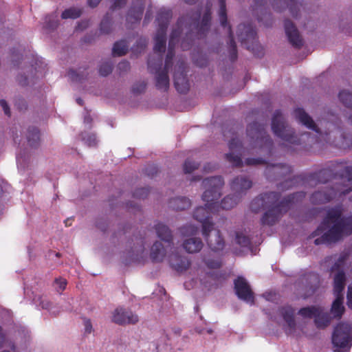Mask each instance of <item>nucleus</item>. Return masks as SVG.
Segmentation results:
<instances>
[{"label":"nucleus","instance_id":"f257e3e1","mask_svg":"<svg viewBox=\"0 0 352 352\" xmlns=\"http://www.w3.org/2000/svg\"><path fill=\"white\" fill-rule=\"evenodd\" d=\"M294 116L303 125L316 132L318 136L315 138L311 134V133L306 132L302 133L300 138L297 137L294 135V130L288 126L282 115L281 111L276 110L272 119V129L277 137L281 138L286 142L296 145L302 144V142L305 141H307L309 144H312L321 141L322 139L326 142L329 141V138L328 136L331 131H326L324 133H322L311 117L303 109H296L294 110Z\"/></svg>","mask_w":352,"mask_h":352},{"label":"nucleus","instance_id":"f03ea898","mask_svg":"<svg viewBox=\"0 0 352 352\" xmlns=\"http://www.w3.org/2000/svg\"><path fill=\"white\" fill-rule=\"evenodd\" d=\"M342 206H336L327 211L325 217L318 228L309 236V239L320 236L314 240V244L329 245L352 234V214L342 217Z\"/></svg>","mask_w":352,"mask_h":352},{"label":"nucleus","instance_id":"7ed1b4c3","mask_svg":"<svg viewBox=\"0 0 352 352\" xmlns=\"http://www.w3.org/2000/svg\"><path fill=\"white\" fill-rule=\"evenodd\" d=\"M224 181L221 176H215L206 178L202 182L205 191L202 195V199L206 203L205 206L197 207L193 213V217L202 223V230L204 223H213L210 221V214L217 210L219 205L217 200L221 195V188Z\"/></svg>","mask_w":352,"mask_h":352},{"label":"nucleus","instance_id":"20e7f679","mask_svg":"<svg viewBox=\"0 0 352 352\" xmlns=\"http://www.w3.org/2000/svg\"><path fill=\"white\" fill-rule=\"evenodd\" d=\"M305 192H296L278 201L274 205L270 206L263 214L261 222L263 226H272L276 224L283 214L287 212L293 204L301 201L305 197Z\"/></svg>","mask_w":352,"mask_h":352},{"label":"nucleus","instance_id":"39448f33","mask_svg":"<svg viewBox=\"0 0 352 352\" xmlns=\"http://www.w3.org/2000/svg\"><path fill=\"white\" fill-rule=\"evenodd\" d=\"M211 8L212 4L208 3L201 22L199 21L201 16L200 10L196 13L195 18L193 19L192 23H190V25H192L194 26L195 32L191 30L189 32L186 33L185 38H183L181 43L183 50H189L195 38L200 39L206 36L210 27Z\"/></svg>","mask_w":352,"mask_h":352},{"label":"nucleus","instance_id":"423d86ee","mask_svg":"<svg viewBox=\"0 0 352 352\" xmlns=\"http://www.w3.org/2000/svg\"><path fill=\"white\" fill-rule=\"evenodd\" d=\"M292 172L290 166L283 164H269L265 170V175L267 179L270 181H278L284 179V181L278 184V188L282 190H286L295 186L298 182L303 179L300 176H294L292 178H287Z\"/></svg>","mask_w":352,"mask_h":352},{"label":"nucleus","instance_id":"0eeeda50","mask_svg":"<svg viewBox=\"0 0 352 352\" xmlns=\"http://www.w3.org/2000/svg\"><path fill=\"white\" fill-rule=\"evenodd\" d=\"M173 58H168L166 56L164 68L162 69V57L155 63L151 57L147 61L148 69L151 74H155V84L158 90L167 91L169 88L168 71L173 66Z\"/></svg>","mask_w":352,"mask_h":352},{"label":"nucleus","instance_id":"6e6552de","mask_svg":"<svg viewBox=\"0 0 352 352\" xmlns=\"http://www.w3.org/2000/svg\"><path fill=\"white\" fill-rule=\"evenodd\" d=\"M310 181H316V183L325 184L331 179H340L342 182H347L344 184L346 188L352 186V166H345L344 168L336 170L335 173L331 168H324L311 174L309 177ZM344 185V184H342Z\"/></svg>","mask_w":352,"mask_h":352},{"label":"nucleus","instance_id":"1a4fd4ad","mask_svg":"<svg viewBox=\"0 0 352 352\" xmlns=\"http://www.w3.org/2000/svg\"><path fill=\"white\" fill-rule=\"evenodd\" d=\"M247 135L250 139V144L252 148H267L271 149L273 142L265 131V126L254 122L247 127Z\"/></svg>","mask_w":352,"mask_h":352},{"label":"nucleus","instance_id":"9d476101","mask_svg":"<svg viewBox=\"0 0 352 352\" xmlns=\"http://www.w3.org/2000/svg\"><path fill=\"white\" fill-rule=\"evenodd\" d=\"M237 36L241 45L256 56L263 54L262 47L256 39V32L251 24H239Z\"/></svg>","mask_w":352,"mask_h":352},{"label":"nucleus","instance_id":"9b49d317","mask_svg":"<svg viewBox=\"0 0 352 352\" xmlns=\"http://www.w3.org/2000/svg\"><path fill=\"white\" fill-rule=\"evenodd\" d=\"M351 191H352V186L346 188L344 185L336 184L335 187L327 186L314 192L310 197V201L313 204L327 203L336 197H341Z\"/></svg>","mask_w":352,"mask_h":352},{"label":"nucleus","instance_id":"f8f14e48","mask_svg":"<svg viewBox=\"0 0 352 352\" xmlns=\"http://www.w3.org/2000/svg\"><path fill=\"white\" fill-rule=\"evenodd\" d=\"M351 325L340 322L335 328L332 335V343L338 349L334 352H349L352 346Z\"/></svg>","mask_w":352,"mask_h":352},{"label":"nucleus","instance_id":"ddd939ff","mask_svg":"<svg viewBox=\"0 0 352 352\" xmlns=\"http://www.w3.org/2000/svg\"><path fill=\"white\" fill-rule=\"evenodd\" d=\"M219 9L218 11V16H219V21H220L221 25L223 28H228V36H229V42H228V49H229V54H230L229 56H230V60L232 62H234L237 59V49H236V43L234 39L232 28L228 22L226 1V0H219Z\"/></svg>","mask_w":352,"mask_h":352},{"label":"nucleus","instance_id":"4468645a","mask_svg":"<svg viewBox=\"0 0 352 352\" xmlns=\"http://www.w3.org/2000/svg\"><path fill=\"white\" fill-rule=\"evenodd\" d=\"M202 234L210 249L213 252L223 250L225 241L219 230L214 229L213 223H204Z\"/></svg>","mask_w":352,"mask_h":352},{"label":"nucleus","instance_id":"2eb2a0df","mask_svg":"<svg viewBox=\"0 0 352 352\" xmlns=\"http://www.w3.org/2000/svg\"><path fill=\"white\" fill-rule=\"evenodd\" d=\"M280 194L277 192H269L260 195L254 198L250 203V209L252 212L258 213L276 204L280 200Z\"/></svg>","mask_w":352,"mask_h":352},{"label":"nucleus","instance_id":"dca6fc26","mask_svg":"<svg viewBox=\"0 0 352 352\" xmlns=\"http://www.w3.org/2000/svg\"><path fill=\"white\" fill-rule=\"evenodd\" d=\"M228 147L230 152L225 155L226 160L234 167H241V157L244 151L241 141L237 137H234L229 142Z\"/></svg>","mask_w":352,"mask_h":352},{"label":"nucleus","instance_id":"f3484780","mask_svg":"<svg viewBox=\"0 0 352 352\" xmlns=\"http://www.w3.org/2000/svg\"><path fill=\"white\" fill-rule=\"evenodd\" d=\"M234 284L235 293L238 298L253 305L254 303V293L246 280L242 276H239L234 280Z\"/></svg>","mask_w":352,"mask_h":352},{"label":"nucleus","instance_id":"a211bd4d","mask_svg":"<svg viewBox=\"0 0 352 352\" xmlns=\"http://www.w3.org/2000/svg\"><path fill=\"white\" fill-rule=\"evenodd\" d=\"M138 320V315L122 307H118L113 312L112 321L120 325L134 324Z\"/></svg>","mask_w":352,"mask_h":352},{"label":"nucleus","instance_id":"6ab92c4d","mask_svg":"<svg viewBox=\"0 0 352 352\" xmlns=\"http://www.w3.org/2000/svg\"><path fill=\"white\" fill-rule=\"evenodd\" d=\"M178 72L174 74V85L177 91L180 94H186L190 89L189 81L185 71V63L181 62L178 65Z\"/></svg>","mask_w":352,"mask_h":352},{"label":"nucleus","instance_id":"aec40b11","mask_svg":"<svg viewBox=\"0 0 352 352\" xmlns=\"http://www.w3.org/2000/svg\"><path fill=\"white\" fill-rule=\"evenodd\" d=\"M284 28L290 44L296 48H300L303 45V40L294 23L289 19H285Z\"/></svg>","mask_w":352,"mask_h":352},{"label":"nucleus","instance_id":"412c9836","mask_svg":"<svg viewBox=\"0 0 352 352\" xmlns=\"http://www.w3.org/2000/svg\"><path fill=\"white\" fill-rule=\"evenodd\" d=\"M272 6L277 12H282L288 8L291 15L294 19H298L302 5L298 3L296 0H274Z\"/></svg>","mask_w":352,"mask_h":352},{"label":"nucleus","instance_id":"4be33fe9","mask_svg":"<svg viewBox=\"0 0 352 352\" xmlns=\"http://www.w3.org/2000/svg\"><path fill=\"white\" fill-rule=\"evenodd\" d=\"M184 22V17L179 18L177 22V27L174 28L170 33L168 41V48L166 54L168 58H173L175 56V47L182 33V25Z\"/></svg>","mask_w":352,"mask_h":352},{"label":"nucleus","instance_id":"5701e85b","mask_svg":"<svg viewBox=\"0 0 352 352\" xmlns=\"http://www.w3.org/2000/svg\"><path fill=\"white\" fill-rule=\"evenodd\" d=\"M252 186V182L246 176H238L230 183L232 190L240 197Z\"/></svg>","mask_w":352,"mask_h":352},{"label":"nucleus","instance_id":"b1692460","mask_svg":"<svg viewBox=\"0 0 352 352\" xmlns=\"http://www.w3.org/2000/svg\"><path fill=\"white\" fill-rule=\"evenodd\" d=\"M166 32H160L157 30L156 35L155 36V45L153 47V51L155 54H157L156 56L153 55L150 56L148 58H152L154 62H157L158 58H162L163 54L166 50Z\"/></svg>","mask_w":352,"mask_h":352},{"label":"nucleus","instance_id":"393cba45","mask_svg":"<svg viewBox=\"0 0 352 352\" xmlns=\"http://www.w3.org/2000/svg\"><path fill=\"white\" fill-rule=\"evenodd\" d=\"M169 263L170 267L179 273L186 272L191 264L187 257L182 256L177 253H174L170 256Z\"/></svg>","mask_w":352,"mask_h":352},{"label":"nucleus","instance_id":"a878e982","mask_svg":"<svg viewBox=\"0 0 352 352\" xmlns=\"http://www.w3.org/2000/svg\"><path fill=\"white\" fill-rule=\"evenodd\" d=\"M300 281L302 283L304 282L307 283V293L305 294L303 296V298L305 299L307 298L309 296L312 295L316 290L318 284L319 283V278L316 274L311 272L303 275L300 278Z\"/></svg>","mask_w":352,"mask_h":352},{"label":"nucleus","instance_id":"bb28decb","mask_svg":"<svg viewBox=\"0 0 352 352\" xmlns=\"http://www.w3.org/2000/svg\"><path fill=\"white\" fill-rule=\"evenodd\" d=\"M279 312L287 323L289 331H294L296 326L294 319L295 309L290 305H285L279 309Z\"/></svg>","mask_w":352,"mask_h":352},{"label":"nucleus","instance_id":"cd10ccee","mask_svg":"<svg viewBox=\"0 0 352 352\" xmlns=\"http://www.w3.org/2000/svg\"><path fill=\"white\" fill-rule=\"evenodd\" d=\"M155 230L157 236L165 243L167 246L173 245V234L169 228L162 223H157L155 225Z\"/></svg>","mask_w":352,"mask_h":352},{"label":"nucleus","instance_id":"c85d7f7f","mask_svg":"<svg viewBox=\"0 0 352 352\" xmlns=\"http://www.w3.org/2000/svg\"><path fill=\"white\" fill-rule=\"evenodd\" d=\"M173 13L170 10L161 9L157 15V31L166 32Z\"/></svg>","mask_w":352,"mask_h":352},{"label":"nucleus","instance_id":"c756f323","mask_svg":"<svg viewBox=\"0 0 352 352\" xmlns=\"http://www.w3.org/2000/svg\"><path fill=\"white\" fill-rule=\"evenodd\" d=\"M346 276L343 271H339L333 278V295L344 296L343 292L345 287Z\"/></svg>","mask_w":352,"mask_h":352},{"label":"nucleus","instance_id":"7c9ffc66","mask_svg":"<svg viewBox=\"0 0 352 352\" xmlns=\"http://www.w3.org/2000/svg\"><path fill=\"white\" fill-rule=\"evenodd\" d=\"M144 9V5H142V3L138 4V6H132L126 16L127 22L131 24L140 22L143 14Z\"/></svg>","mask_w":352,"mask_h":352},{"label":"nucleus","instance_id":"2f4dec72","mask_svg":"<svg viewBox=\"0 0 352 352\" xmlns=\"http://www.w3.org/2000/svg\"><path fill=\"white\" fill-rule=\"evenodd\" d=\"M166 249L159 241L154 243L151 249L150 257L153 262H162L166 256Z\"/></svg>","mask_w":352,"mask_h":352},{"label":"nucleus","instance_id":"473e14b6","mask_svg":"<svg viewBox=\"0 0 352 352\" xmlns=\"http://www.w3.org/2000/svg\"><path fill=\"white\" fill-rule=\"evenodd\" d=\"M335 300L333 301L331 307V313L334 318L340 319L344 313L345 307L343 305L344 296H334Z\"/></svg>","mask_w":352,"mask_h":352},{"label":"nucleus","instance_id":"72a5a7b5","mask_svg":"<svg viewBox=\"0 0 352 352\" xmlns=\"http://www.w3.org/2000/svg\"><path fill=\"white\" fill-rule=\"evenodd\" d=\"M203 242L200 238L192 237L185 240L183 247L188 253L199 252L203 248Z\"/></svg>","mask_w":352,"mask_h":352},{"label":"nucleus","instance_id":"f704fd0d","mask_svg":"<svg viewBox=\"0 0 352 352\" xmlns=\"http://www.w3.org/2000/svg\"><path fill=\"white\" fill-rule=\"evenodd\" d=\"M169 208L175 210H184L191 206V201L185 197H177L170 199L168 202Z\"/></svg>","mask_w":352,"mask_h":352},{"label":"nucleus","instance_id":"c9c22d12","mask_svg":"<svg viewBox=\"0 0 352 352\" xmlns=\"http://www.w3.org/2000/svg\"><path fill=\"white\" fill-rule=\"evenodd\" d=\"M331 319L328 313L323 312V309L320 307L314 317V322L317 328L324 329L330 323Z\"/></svg>","mask_w":352,"mask_h":352},{"label":"nucleus","instance_id":"e433bc0d","mask_svg":"<svg viewBox=\"0 0 352 352\" xmlns=\"http://www.w3.org/2000/svg\"><path fill=\"white\" fill-rule=\"evenodd\" d=\"M340 102L346 108L352 110V93L348 90L342 89L338 94ZM349 120L352 124V116H349Z\"/></svg>","mask_w":352,"mask_h":352},{"label":"nucleus","instance_id":"4c0bfd02","mask_svg":"<svg viewBox=\"0 0 352 352\" xmlns=\"http://www.w3.org/2000/svg\"><path fill=\"white\" fill-rule=\"evenodd\" d=\"M27 140L29 145L32 148H36L40 142V131L34 126L30 127L28 130Z\"/></svg>","mask_w":352,"mask_h":352},{"label":"nucleus","instance_id":"58836bf2","mask_svg":"<svg viewBox=\"0 0 352 352\" xmlns=\"http://www.w3.org/2000/svg\"><path fill=\"white\" fill-rule=\"evenodd\" d=\"M239 200V197L235 193L228 195L221 200L220 207L224 210H230L236 205Z\"/></svg>","mask_w":352,"mask_h":352},{"label":"nucleus","instance_id":"ea45409f","mask_svg":"<svg viewBox=\"0 0 352 352\" xmlns=\"http://www.w3.org/2000/svg\"><path fill=\"white\" fill-rule=\"evenodd\" d=\"M128 51V45L126 41L121 40L114 43L112 54L113 56H122L126 54Z\"/></svg>","mask_w":352,"mask_h":352},{"label":"nucleus","instance_id":"a19ab883","mask_svg":"<svg viewBox=\"0 0 352 352\" xmlns=\"http://www.w3.org/2000/svg\"><path fill=\"white\" fill-rule=\"evenodd\" d=\"M112 17L107 13L102 19L100 24V31L101 34H108L112 30Z\"/></svg>","mask_w":352,"mask_h":352},{"label":"nucleus","instance_id":"79ce46f5","mask_svg":"<svg viewBox=\"0 0 352 352\" xmlns=\"http://www.w3.org/2000/svg\"><path fill=\"white\" fill-rule=\"evenodd\" d=\"M82 10L80 8L71 7L65 10L61 14L63 19H75L80 17L82 14Z\"/></svg>","mask_w":352,"mask_h":352},{"label":"nucleus","instance_id":"37998d69","mask_svg":"<svg viewBox=\"0 0 352 352\" xmlns=\"http://www.w3.org/2000/svg\"><path fill=\"white\" fill-rule=\"evenodd\" d=\"M320 307L309 306L300 309L298 314L303 318H314L318 313Z\"/></svg>","mask_w":352,"mask_h":352},{"label":"nucleus","instance_id":"c03bdc74","mask_svg":"<svg viewBox=\"0 0 352 352\" xmlns=\"http://www.w3.org/2000/svg\"><path fill=\"white\" fill-rule=\"evenodd\" d=\"M235 241L237 244L243 248H248L251 245L250 239L240 232H236Z\"/></svg>","mask_w":352,"mask_h":352},{"label":"nucleus","instance_id":"a18cd8bd","mask_svg":"<svg viewBox=\"0 0 352 352\" xmlns=\"http://www.w3.org/2000/svg\"><path fill=\"white\" fill-rule=\"evenodd\" d=\"M199 166V164L195 162L190 159L188 158L186 160L184 164V172L185 173H190L195 170L197 169Z\"/></svg>","mask_w":352,"mask_h":352},{"label":"nucleus","instance_id":"49530a36","mask_svg":"<svg viewBox=\"0 0 352 352\" xmlns=\"http://www.w3.org/2000/svg\"><path fill=\"white\" fill-rule=\"evenodd\" d=\"M179 230L183 236H190L196 234L198 228L192 224H188L180 228Z\"/></svg>","mask_w":352,"mask_h":352},{"label":"nucleus","instance_id":"de8ad7c7","mask_svg":"<svg viewBox=\"0 0 352 352\" xmlns=\"http://www.w3.org/2000/svg\"><path fill=\"white\" fill-rule=\"evenodd\" d=\"M113 71V64L111 62H104L100 65L99 74L102 76H107Z\"/></svg>","mask_w":352,"mask_h":352},{"label":"nucleus","instance_id":"09e8293b","mask_svg":"<svg viewBox=\"0 0 352 352\" xmlns=\"http://www.w3.org/2000/svg\"><path fill=\"white\" fill-rule=\"evenodd\" d=\"M56 16H47L45 21V28L47 30H54L58 25V21L56 19Z\"/></svg>","mask_w":352,"mask_h":352},{"label":"nucleus","instance_id":"8fccbe9b","mask_svg":"<svg viewBox=\"0 0 352 352\" xmlns=\"http://www.w3.org/2000/svg\"><path fill=\"white\" fill-rule=\"evenodd\" d=\"M204 261L206 265L209 269H219L222 265V262H221V259H219H219H211V258L206 259V258H204Z\"/></svg>","mask_w":352,"mask_h":352},{"label":"nucleus","instance_id":"3c124183","mask_svg":"<svg viewBox=\"0 0 352 352\" xmlns=\"http://www.w3.org/2000/svg\"><path fill=\"white\" fill-rule=\"evenodd\" d=\"M149 192V189L146 187L137 188L133 193V197L137 199L146 198Z\"/></svg>","mask_w":352,"mask_h":352},{"label":"nucleus","instance_id":"603ef678","mask_svg":"<svg viewBox=\"0 0 352 352\" xmlns=\"http://www.w3.org/2000/svg\"><path fill=\"white\" fill-rule=\"evenodd\" d=\"M67 285V280L63 278H56L54 280V287L58 293H62Z\"/></svg>","mask_w":352,"mask_h":352},{"label":"nucleus","instance_id":"864d4df0","mask_svg":"<svg viewBox=\"0 0 352 352\" xmlns=\"http://www.w3.org/2000/svg\"><path fill=\"white\" fill-rule=\"evenodd\" d=\"M68 76L73 82H80L82 80L86 78L83 74H80L74 69H69L68 72Z\"/></svg>","mask_w":352,"mask_h":352},{"label":"nucleus","instance_id":"5fc2aeb1","mask_svg":"<svg viewBox=\"0 0 352 352\" xmlns=\"http://www.w3.org/2000/svg\"><path fill=\"white\" fill-rule=\"evenodd\" d=\"M146 87V82L142 81L134 84L132 87V92L133 94H141L144 92Z\"/></svg>","mask_w":352,"mask_h":352},{"label":"nucleus","instance_id":"6e6d98bb","mask_svg":"<svg viewBox=\"0 0 352 352\" xmlns=\"http://www.w3.org/2000/svg\"><path fill=\"white\" fill-rule=\"evenodd\" d=\"M82 140L89 146H95L97 144L96 136L94 134H87L82 137Z\"/></svg>","mask_w":352,"mask_h":352},{"label":"nucleus","instance_id":"4d7b16f0","mask_svg":"<svg viewBox=\"0 0 352 352\" xmlns=\"http://www.w3.org/2000/svg\"><path fill=\"white\" fill-rule=\"evenodd\" d=\"M158 173V168L157 166L154 164H148L145 168H144V173L150 177H153L155 175H157Z\"/></svg>","mask_w":352,"mask_h":352},{"label":"nucleus","instance_id":"13d9d810","mask_svg":"<svg viewBox=\"0 0 352 352\" xmlns=\"http://www.w3.org/2000/svg\"><path fill=\"white\" fill-rule=\"evenodd\" d=\"M265 163V160L261 158H247L245 161V164L247 166H256L258 164H263Z\"/></svg>","mask_w":352,"mask_h":352},{"label":"nucleus","instance_id":"bf43d9fd","mask_svg":"<svg viewBox=\"0 0 352 352\" xmlns=\"http://www.w3.org/2000/svg\"><path fill=\"white\" fill-rule=\"evenodd\" d=\"M346 300V305L348 307L352 309V283L348 286Z\"/></svg>","mask_w":352,"mask_h":352},{"label":"nucleus","instance_id":"052dcab7","mask_svg":"<svg viewBox=\"0 0 352 352\" xmlns=\"http://www.w3.org/2000/svg\"><path fill=\"white\" fill-rule=\"evenodd\" d=\"M118 69L120 72H127L130 69V63L127 60H122L118 63Z\"/></svg>","mask_w":352,"mask_h":352},{"label":"nucleus","instance_id":"680f3d73","mask_svg":"<svg viewBox=\"0 0 352 352\" xmlns=\"http://www.w3.org/2000/svg\"><path fill=\"white\" fill-rule=\"evenodd\" d=\"M15 106L19 111H23L27 109V103L23 98H18L15 101Z\"/></svg>","mask_w":352,"mask_h":352},{"label":"nucleus","instance_id":"e2e57ef3","mask_svg":"<svg viewBox=\"0 0 352 352\" xmlns=\"http://www.w3.org/2000/svg\"><path fill=\"white\" fill-rule=\"evenodd\" d=\"M127 0H114L111 6L112 10L121 8L126 3Z\"/></svg>","mask_w":352,"mask_h":352},{"label":"nucleus","instance_id":"0e129e2a","mask_svg":"<svg viewBox=\"0 0 352 352\" xmlns=\"http://www.w3.org/2000/svg\"><path fill=\"white\" fill-rule=\"evenodd\" d=\"M344 257L340 256L338 261L333 264V265L331 267V271L338 270L340 269V267L342 266L344 262Z\"/></svg>","mask_w":352,"mask_h":352},{"label":"nucleus","instance_id":"69168bd1","mask_svg":"<svg viewBox=\"0 0 352 352\" xmlns=\"http://www.w3.org/2000/svg\"><path fill=\"white\" fill-rule=\"evenodd\" d=\"M0 105L3 108L4 113L8 116H10L11 112L7 102L3 99L0 100Z\"/></svg>","mask_w":352,"mask_h":352},{"label":"nucleus","instance_id":"338daca9","mask_svg":"<svg viewBox=\"0 0 352 352\" xmlns=\"http://www.w3.org/2000/svg\"><path fill=\"white\" fill-rule=\"evenodd\" d=\"M96 226L102 232H105L107 228V223L106 221L100 219L96 222Z\"/></svg>","mask_w":352,"mask_h":352},{"label":"nucleus","instance_id":"774afa93","mask_svg":"<svg viewBox=\"0 0 352 352\" xmlns=\"http://www.w3.org/2000/svg\"><path fill=\"white\" fill-rule=\"evenodd\" d=\"M84 324L85 332L87 333H90L92 331V324L91 320L89 319H85Z\"/></svg>","mask_w":352,"mask_h":352}]
</instances>
